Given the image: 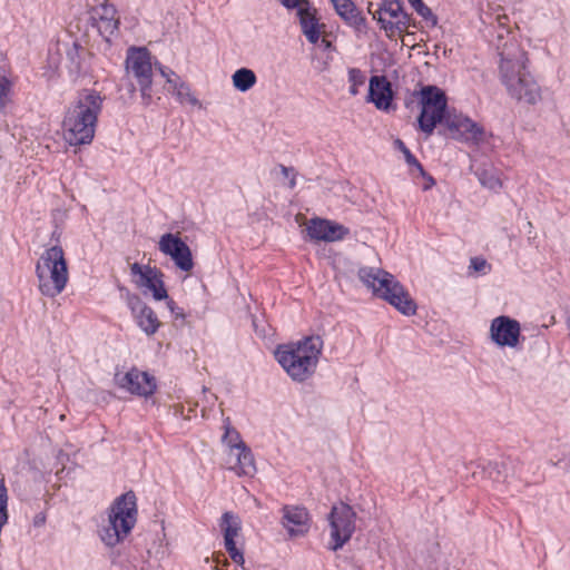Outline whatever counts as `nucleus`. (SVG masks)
Returning a JSON list of instances; mask_svg holds the SVG:
<instances>
[{"instance_id":"nucleus-34","label":"nucleus","mask_w":570,"mask_h":570,"mask_svg":"<svg viewBox=\"0 0 570 570\" xmlns=\"http://www.w3.org/2000/svg\"><path fill=\"white\" fill-rule=\"evenodd\" d=\"M470 268L476 273L487 274L490 271V265L484 258L473 257L470 261Z\"/></svg>"},{"instance_id":"nucleus-31","label":"nucleus","mask_w":570,"mask_h":570,"mask_svg":"<svg viewBox=\"0 0 570 570\" xmlns=\"http://www.w3.org/2000/svg\"><path fill=\"white\" fill-rule=\"evenodd\" d=\"M347 78L350 85L361 87L365 83V73L358 68H350Z\"/></svg>"},{"instance_id":"nucleus-28","label":"nucleus","mask_w":570,"mask_h":570,"mask_svg":"<svg viewBox=\"0 0 570 570\" xmlns=\"http://www.w3.org/2000/svg\"><path fill=\"white\" fill-rule=\"evenodd\" d=\"M224 430L225 432L222 436V441L226 446V450L246 445L242 440L239 432L230 426L228 419L225 421Z\"/></svg>"},{"instance_id":"nucleus-41","label":"nucleus","mask_w":570,"mask_h":570,"mask_svg":"<svg viewBox=\"0 0 570 570\" xmlns=\"http://www.w3.org/2000/svg\"><path fill=\"white\" fill-rule=\"evenodd\" d=\"M358 88L357 86H354V85H350V88H348V91L352 96H356L358 94Z\"/></svg>"},{"instance_id":"nucleus-24","label":"nucleus","mask_w":570,"mask_h":570,"mask_svg":"<svg viewBox=\"0 0 570 570\" xmlns=\"http://www.w3.org/2000/svg\"><path fill=\"white\" fill-rule=\"evenodd\" d=\"M331 2L335 12L345 21V23L355 29H361L364 26L365 18L352 0H331Z\"/></svg>"},{"instance_id":"nucleus-40","label":"nucleus","mask_w":570,"mask_h":570,"mask_svg":"<svg viewBox=\"0 0 570 570\" xmlns=\"http://www.w3.org/2000/svg\"><path fill=\"white\" fill-rule=\"evenodd\" d=\"M410 4L413 7V9L416 11V8H422L424 6L422 0H412Z\"/></svg>"},{"instance_id":"nucleus-30","label":"nucleus","mask_w":570,"mask_h":570,"mask_svg":"<svg viewBox=\"0 0 570 570\" xmlns=\"http://www.w3.org/2000/svg\"><path fill=\"white\" fill-rule=\"evenodd\" d=\"M11 82L4 76H0V109L4 108L9 101Z\"/></svg>"},{"instance_id":"nucleus-25","label":"nucleus","mask_w":570,"mask_h":570,"mask_svg":"<svg viewBox=\"0 0 570 570\" xmlns=\"http://www.w3.org/2000/svg\"><path fill=\"white\" fill-rule=\"evenodd\" d=\"M232 82L236 90L246 92L256 85L257 77L252 69L240 68L233 73Z\"/></svg>"},{"instance_id":"nucleus-42","label":"nucleus","mask_w":570,"mask_h":570,"mask_svg":"<svg viewBox=\"0 0 570 570\" xmlns=\"http://www.w3.org/2000/svg\"><path fill=\"white\" fill-rule=\"evenodd\" d=\"M320 41L326 49H328L332 46L331 41L326 40L325 38L321 37Z\"/></svg>"},{"instance_id":"nucleus-27","label":"nucleus","mask_w":570,"mask_h":570,"mask_svg":"<svg viewBox=\"0 0 570 570\" xmlns=\"http://www.w3.org/2000/svg\"><path fill=\"white\" fill-rule=\"evenodd\" d=\"M175 81L177 83L175 85V90L173 91V95L177 97L179 102L189 104L191 106L200 105L199 100L191 92L190 87L185 81H183L181 79H176Z\"/></svg>"},{"instance_id":"nucleus-10","label":"nucleus","mask_w":570,"mask_h":570,"mask_svg":"<svg viewBox=\"0 0 570 570\" xmlns=\"http://www.w3.org/2000/svg\"><path fill=\"white\" fill-rule=\"evenodd\" d=\"M368 12L389 38L405 32L410 27V17L403 10L400 0H384L375 11L368 7Z\"/></svg>"},{"instance_id":"nucleus-11","label":"nucleus","mask_w":570,"mask_h":570,"mask_svg":"<svg viewBox=\"0 0 570 570\" xmlns=\"http://www.w3.org/2000/svg\"><path fill=\"white\" fill-rule=\"evenodd\" d=\"M489 338L499 348L519 350L524 337L518 320L508 315H499L491 320Z\"/></svg>"},{"instance_id":"nucleus-9","label":"nucleus","mask_w":570,"mask_h":570,"mask_svg":"<svg viewBox=\"0 0 570 570\" xmlns=\"http://www.w3.org/2000/svg\"><path fill=\"white\" fill-rule=\"evenodd\" d=\"M330 523V549L337 551L350 541L355 531L356 513L346 503H338L333 505L328 517Z\"/></svg>"},{"instance_id":"nucleus-43","label":"nucleus","mask_w":570,"mask_h":570,"mask_svg":"<svg viewBox=\"0 0 570 570\" xmlns=\"http://www.w3.org/2000/svg\"><path fill=\"white\" fill-rule=\"evenodd\" d=\"M432 185H434V180L432 177H429V184L424 187V189L430 188Z\"/></svg>"},{"instance_id":"nucleus-32","label":"nucleus","mask_w":570,"mask_h":570,"mask_svg":"<svg viewBox=\"0 0 570 570\" xmlns=\"http://www.w3.org/2000/svg\"><path fill=\"white\" fill-rule=\"evenodd\" d=\"M279 2L287 10H296V13L312 4L309 0H279Z\"/></svg>"},{"instance_id":"nucleus-17","label":"nucleus","mask_w":570,"mask_h":570,"mask_svg":"<svg viewBox=\"0 0 570 570\" xmlns=\"http://www.w3.org/2000/svg\"><path fill=\"white\" fill-rule=\"evenodd\" d=\"M281 523L289 538L305 537L311 528V515L302 505H285L282 509Z\"/></svg>"},{"instance_id":"nucleus-38","label":"nucleus","mask_w":570,"mask_h":570,"mask_svg":"<svg viewBox=\"0 0 570 570\" xmlns=\"http://www.w3.org/2000/svg\"><path fill=\"white\" fill-rule=\"evenodd\" d=\"M158 69L160 71L161 76L166 79V81H168L174 76H176V73L173 70H170V69L163 68L161 66H159Z\"/></svg>"},{"instance_id":"nucleus-15","label":"nucleus","mask_w":570,"mask_h":570,"mask_svg":"<svg viewBox=\"0 0 570 570\" xmlns=\"http://www.w3.org/2000/svg\"><path fill=\"white\" fill-rule=\"evenodd\" d=\"M158 248L163 254L169 256L179 269L184 272L193 269L191 250L178 234H164L158 242Z\"/></svg>"},{"instance_id":"nucleus-2","label":"nucleus","mask_w":570,"mask_h":570,"mask_svg":"<svg viewBox=\"0 0 570 570\" xmlns=\"http://www.w3.org/2000/svg\"><path fill=\"white\" fill-rule=\"evenodd\" d=\"M104 98L95 90H82L68 107L63 121V139L70 146L89 145L94 140Z\"/></svg>"},{"instance_id":"nucleus-8","label":"nucleus","mask_w":570,"mask_h":570,"mask_svg":"<svg viewBox=\"0 0 570 570\" xmlns=\"http://www.w3.org/2000/svg\"><path fill=\"white\" fill-rule=\"evenodd\" d=\"M420 128L426 135H431L436 125L444 119L446 108L445 94L435 86L423 87L420 91Z\"/></svg>"},{"instance_id":"nucleus-5","label":"nucleus","mask_w":570,"mask_h":570,"mask_svg":"<svg viewBox=\"0 0 570 570\" xmlns=\"http://www.w3.org/2000/svg\"><path fill=\"white\" fill-rule=\"evenodd\" d=\"M358 278L375 296L385 299L402 314L410 316L416 313V304L407 291L389 272L365 266L358 269Z\"/></svg>"},{"instance_id":"nucleus-16","label":"nucleus","mask_w":570,"mask_h":570,"mask_svg":"<svg viewBox=\"0 0 570 570\" xmlns=\"http://www.w3.org/2000/svg\"><path fill=\"white\" fill-rule=\"evenodd\" d=\"M219 527L224 534V546L230 559L239 566H244L245 559L243 551L237 548L236 539L240 535L242 521L240 518L233 512H225L222 515Z\"/></svg>"},{"instance_id":"nucleus-45","label":"nucleus","mask_w":570,"mask_h":570,"mask_svg":"<svg viewBox=\"0 0 570 570\" xmlns=\"http://www.w3.org/2000/svg\"><path fill=\"white\" fill-rule=\"evenodd\" d=\"M409 2H411L412 0H407Z\"/></svg>"},{"instance_id":"nucleus-22","label":"nucleus","mask_w":570,"mask_h":570,"mask_svg":"<svg viewBox=\"0 0 570 570\" xmlns=\"http://www.w3.org/2000/svg\"><path fill=\"white\" fill-rule=\"evenodd\" d=\"M296 17L306 40L312 45H317L326 30L325 23L318 17V10L312 3L297 12Z\"/></svg>"},{"instance_id":"nucleus-33","label":"nucleus","mask_w":570,"mask_h":570,"mask_svg":"<svg viewBox=\"0 0 570 570\" xmlns=\"http://www.w3.org/2000/svg\"><path fill=\"white\" fill-rule=\"evenodd\" d=\"M416 13L421 16L430 27H435L438 24L436 16L426 4H424L422 8H416Z\"/></svg>"},{"instance_id":"nucleus-14","label":"nucleus","mask_w":570,"mask_h":570,"mask_svg":"<svg viewBox=\"0 0 570 570\" xmlns=\"http://www.w3.org/2000/svg\"><path fill=\"white\" fill-rule=\"evenodd\" d=\"M115 382L121 390L142 397L151 396L157 389L155 376L137 367H131L125 373H117Z\"/></svg>"},{"instance_id":"nucleus-20","label":"nucleus","mask_w":570,"mask_h":570,"mask_svg":"<svg viewBox=\"0 0 570 570\" xmlns=\"http://www.w3.org/2000/svg\"><path fill=\"white\" fill-rule=\"evenodd\" d=\"M225 466L238 476H254L256 464L250 449L245 445L225 450Z\"/></svg>"},{"instance_id":"nucleus-6","label":"nucleus","mask_w":570,"mask_h":570,"mask_svg":"<svg viewBox=\"0 0 570 570\" xmlns=\"http://www.w3.org/2000/svg\"><path fill=\"white\" fill-rule=\"evenodd\" d=\"M36 277L38 289L46 297L55 298L65 291L69 282V269L60 245L43 249L36 263Z\"/></svg>"},{"instance_id":"nucleus-7","label":"nucleus","mask_w":570,"mask_h":570,"mask_svg":"<svg viewBox=\"0 0 570 570\" xmlns=\"http://www.w3.org/2000/svg\"><path fill=\"white\" fill-rule=\"evenodd\" d=\"M126 77L135 91L138 86L144 105L153 100V59L150 52L144 47H130L125 60Z\"/></svg>"},{"instance_id":"nucleus-36","label":"nucleus","mask_w":570,"mask_h":570,"mask_svg":"<svg viewBox=\"0 0 570 570\" xmlns=\"http://www.w3.org/2000/svg\"><path fill=\"white\" fill-rule=\"evenodd\" d=\"M167 307L170 309V312L175 315L176 318L185 317L183 309L180 307H178L173 299L167 301Z\"/></svg>"},{"instance_id":"nucleus-39","label":"nucleus","mask_w":570,"mask_h":570,"mask_svg":"<svg viewBox=\"0 0 570 570\" xmlns=\"http://www.w3.org/2000/svg\"><path fill=\"white\" fill-rule=\"evenodd\" d=\"M176 79H180L179 76H174L171 79H169L168 81H166L168 85H169V90L173 92L175 90V85L177 83L175 80Z\"/></svg>"},{"instance_id":"nucleus-21","label":"nucleus","mask_w":570,"mask_h":570,"mask_svg":"<svg viewBox=\"0 0 570 570\" xmlns=\"http://www.w3.org/2000/svg\"><path fill=\"white\" fill-rule=\"evenodd\" d=\"M306 230L311 239L327 243L342 240L348 234L345 226L323 218H312Z\"/></svg>"},{"instance_id":"nucleus-44","label":"nucleus","mask_w":570,"mask_h":570,"mask_svg":"<svg viewBox=\"0 0 570 570\" xmlns=\"http://www.w3.org/2000/svg\"><path fill=\"white\" fill-rule=\"evenodd\" d=\"M215 561H216L215 570H219V567H218L219 560L216 559Z\"/></svg>"},{"instance_id":"nucleus-29","label":"nucleus","mask_w":570,"mask_h":570,"mask_svg":"<svg viewBox=\"0 0 570 570\" xmlns=\"http://www.w3.org/2000/svg\"><path fill=\"white\" fill-rule=\"evenodd\" d=\"M395 146L404 155L405 161L407 163V165L414 167L422 176H425V171H424L422 165L412 155L410 149L405 146V144L401 139L395 140Z\"/></svg>"},{"instance_id":"nucleus-26","label":"nucleus","mask_w":570,"mask_h":570,"mask_svg":"<svg viewBox=\"0 0 570 570\" xmlns=\"http://www.w3.org/2000/svg\"><path fill=\"white\" fill-rule=\"evenodd\" d=\"M480 184L494 193H498L502 188V180L498 173L492 169H482L476 173Z\"/></svg>"},{"instance_id":"nucleus-4","label":"nucleus","mask_w":570,"mask_h":570,"mask_svg":"<svg viewBox=\"0 0 570 570\" xmlns=\"http://www.w3.org/2000/svg\"><path fill=\"white\" fill-rule=\"evenodd\" d=\"M98 534L104 544L114 548L126 540L137 522L136 495L129 491L118 497L106 512Z\"/></svg>"},{"instance_id":"nucleus-13","label":"nucleus","mask_w":570,"mask_h":570,"mask_svg":"<svg viewBox=\"0 0 570 570\" xmlns=\"http://www.w3.org/2000/svg\"><path fill=\"white\" fill-rule=\"evenodd\" d=\"M446 127L452 138L472 145H480L487 140L485 129L462 114L449 115L445 118Z\"/></svg>"},{"instance_id":"nucleus-1","label":"nucleus","mask_w":570,"mask_h":570,"mask_svg":"<svg viewBox=\"0 0 570 570\" xmlns=\"http://www.w3.org/2000/svg\"><path fill=\"white\" fill-rule=\"evenodd\" d=\"M500 78L508 94L529 105L541 100V88L527 68V53L518 43H504L501 52Z\"/></svg>"},{"instance_id":"nucleus-18","label":"nucleus","mask_w":570,"mask_h":570,"mask_svg":"<svg viewBox=\"0 0 570 570\" xmlns=\"http://www.w3.org/2000/svg\"><path fill=\"white\" fill-rule=\"evenodd\" d=\"M127 305L137 326L148 336L154 335L160 327L161 323L158 320L154 309L141 301L137 295H129L127 297Z\"/></svg>"},{"instance_id":"nucleus-12","label":"nucleus","mask_w":570,"mask_h":570,"mask_svg":"<svg viewBox=\"0 0 570 570\" xmlns=\"http://www.w3.org/2000/svg\"><path fill=\"white\" fill-rule=\"evenodd\" d=\"M130 276L132 283L141 289L142 293H151L156 301L168 298L163 274L156 267L132 263L130 265Z\"/></svg>"},{"instance_id":"nucleus-3","label":"nucleus","mask_w":570,"mask_h":570,"mask_svg":"<svg viewBox=\"0 0 570 570\" xmlns=\"http://www.w3.org/2000/svg\"><path fill=\"white\" fill-rule=\"evenodd\" d=\"M323 345L321 336H306L296 342L278 345L275 348L274 356L294 382L302 383L314 375L322 355Z\"/></svg>"},{"instance_id":"nucleus-37","label":"nucleus","mask_w":570,"mask_h":570,"mask_svg":"<svg viewBox=\"0 0 570 570\" xmlns=\"http://www.w3.org/2000/svg\"><path fill=\"white\" fill-rule=\"evenodd\" d=\"M46 523V514L43 512H39L33 518V525L37 528L43 527Z\"/></svg>"},{"instance_id":"nucleus-35","label":"nucleus","mask_w":570,"mask_h":570,"mask_svg":"<svg viewBox=\"0 0 570 570\" xmlns=\"http://www.w3.org/2000/svg\"><path fill=\"white\" fill-rule=\"evenodd\" d=\"M279 170L282 173V175L288 179V186L289 188H294L295 185H296V181H295V174H294V170L292 168H288V167H285V166H279Z\"/></svg>"},{"instance_id":"nucleus-19","label":"nucleus","mask_w":570,"mask_h":570,"mask_svg":"<svg viewBox=\"0 0 570 570\" xmlns=\"http://www.w3.org/2000/svg\"><path fill=\"white\" fill-rule=\"evenodd\" d=\"M91 20L97 28L99 35L106 40L110 39L118 33L119 19L117 17L116 8L105 0L99 6L92 8Z\"/></svg>"},{"instance_id":"nucleus-23","label":"nucleus","mask_w":570,"mask_h":570,"mask_svg":"<svg viewBox=\"0 0 570 570\" xmlns=\"http://www.w3.org/2000/svg\"><path fill=\"white\" fill-rule=\"evenodd\" d=\"M393 98L391 83L385 77L373 76L368 85V99L377 109L386 110Z\"/></svg>"}]
</instances>
